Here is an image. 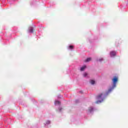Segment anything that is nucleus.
<instances>
[{"mask_svg": "<svg viewBox=\"0 0 128 128\" xmlns=\"http://www.w3.org/2000/svg\"><path fill=\"white\" fill-rule=\"evenodd\" d=\"M112 81L113 82V86L112 88H110V89H109V90H108V92H110L111 90H114V88L116 87V83L118 81V78L116 76H114L113 79H112Z\"/></svg>", "mask_w": 128, "mask_h": 128, "instance_id": "f257e3e1", "label": "nucleus"}, {"mask_svg": "<svg viewBox=\"0 0 128 128\" xmlns=\"http://www.w3.org/2000/svg\"><path fill=\"white\" fill-rule=\"evenodd\" d=\"M105 96V94L104 93H101L98 94L97 96L99 100H100V102H102V101L104 100V97Z\"/></svg>", "mask_w": 128, "mask_h": 128, "instance_id": "f03ea898", "label": "nucleus"}, {"mask_svg": "<svg viewBox=\"0 0 128 128\" xmlns=\"http://www.w3.org/2000/svg\"><path fill=\"white\" fill-rule=\"evenodd\" d=\"M110 55L111 57H112L113 56H116V51H111V52H110Z\"/></svg>", "mask_w": 128, "mask_h": 128, "instance_id": "7ed1b4c3", "label": "nucleus"}, {"mask_svg": "<svg viewBox=\"0 0 128 128\" xmlns=\"http://www.w3.org/2000/svg\"><path fill=\"white\" fill-rule=\"evenodd\" d=\"M86 66H84L82 67H81L80 71H84V69H86Z\"/></svg>", "mask_w": 128, "mask_h": 128, "instance_id": "20e7f679", "label": "nucleus"}, {"mask_svg": "<svg viewBox=\"0 0 128 128\" xmlns=\"http://www.w3.org/2000/svg\"><path fill=\"white\" fill-rule=\"evenodd\" d=\"M91 60H92V58H87V59L85 60V62H90V61H91Z\"/></svg>", "mask_w": 128, "mask_h": 128, "instance_id": "39448f33", "label": "nucleus"}, {"mask_svg": "<svg viewBox=\"0 0 128 128\" xmlns=\"http://www.w3.org/2000/svg\"><path fill=\"white\" fill-rule=\"evenodd\" d=\"M55 104H60V100H56Z\"/></svg>", "mask_w": 128, "mask_h": 128, "instance_id": "423d86ee", "label": "nucleus"}, {"mask_svg": "<svg viewBox=\"0 0 128 128\" xmlns=\"http://www.w3.org/2000/svg\"><path fill=\"white\" fill-rule=\"evenodd\" d=\"M33 28L32 27H30V29H29V32H30L31 33H32L33 32Z\"/></svg>", "mask_w": 128, "mask_h": 128, "instance_id": "0eeeda50", "label": "nucleus"}, {"mask_svg": "<svg viewBox=\"0 0 128 128\" xmlns=\"http://www.w3.org/2000/svg\"><path fill=\"white\" fill-rule=\"evenodd\" d=\"M90 82L92 85L95 84V81L94 80H90Z\"/></svg>", "mask_w": 128, "mask_h": 128, "instance_id": "6e6552de", "label": "nucleus"}, {"mask_svg": "<svg viewBox=\"0 0 128 128\" xmlns=\"http://www.w3.org/2000/svg\"><path fill=\"white\" fill-rule=\"evenodd\" d=\"M94 110V108L92 107H90L89 108L90 112H92V110Z\"/></svg>", "mask_w": 128, "mask_h": 128, "instance_id": "1a4fd4ad", "label": "nucleus"}, {"mask_svg": "<svg viewBox=\"0 0 128 128\" xmlns=\"http://www.w3.org/2000/svg\"><path fill=\"white\" fill-rule=\"evenodd\" d=\"M69 48H70V49H73L74 46H72V45H70V46H69Z\"/></svg>", "mask_w": 128, "mask_h": 128, "instance_id": "9d476101", "label": "nucleus"}, {"mask_svg": "<svg viewBox=\"0 0 128 128\" xmlns=\"http://www.w3.org/2000/svg\"><path fill=\"white\" fill-rule=\"evenodd\" d=\"M88 76V73H84V77H86Z\"/></svg>", "mask_w": 128, "mask_h": 128, "instance_id": "9b49d317", "label": "nucleus"}, {"mask_svg": "<svg viewBox=\"0 0 128 128\" xmlns=\"http://www.w3.org/2000/svg\"><path fill=\"white\" fill-rule=\"evenodd\" d=\"M103 60L102 58H101L100 59H99V61H102Z\"/></svg>", "mask_w": 128, "mask_h": 128, "instance_id": "f8f14e48", "label": "nucleus"}, {"mask_svg": "<svg viewBox=\"0 0 128 128\" xmlns=\"http://www.w3.org/2000/svg\"><path fill=\"white\" fill-rule=\"evenodd\" d=\"M46 123H47V124H50V121H48V122H46Z\"/></svg>", "mask_w": 128, "mask_h": 128, "instance_id": "ddd939ff", "label": "nucleus"}, {"mask_svg": "<svg viewBox=\"0 0 128 128\" xmlns=\"http://www.w3.org/2000/svg\"><path fill=\"white\" fill-rule=\"evenodd\" d=\"M96 102L98 103V102Z\"/></svg>", "mask_w": 128, "mask_h": 128, "instance_id": "4468645a", "label": "nucleus"}]
</instances>
